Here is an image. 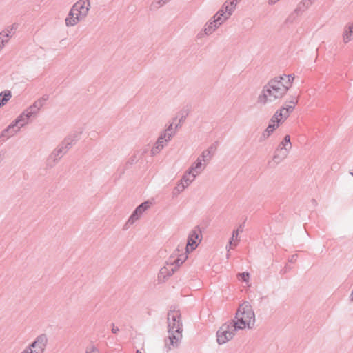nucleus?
Returning a JSON list of instances; mask_svg holds the SVG:
<instances>
[{
	"mask_svg": "<svg viewBox=\"0 0 353 353\" xmlns=\"http://www.w3.org/2000/svg\"><path fill=\"white\" fill-rule=\"evenodd\" d=\"M294 76L285 74L274 77L263 88L258 101L261 104L273 102L282 99L292 87Z\"/></svg>",
	"mask_w": 353,
	"mask_h": 353,
	"instance_id": "f257e3e1",
	"label": "nucleus"
},
{
	"mask_svg": "<svg viewBox=\"0 0 353 353\" xmlns=\"http://www.w3.org/2000/svg\"><path fill=\"white\" fill-rule=\"evenodd\" d=\"M201 241V232L199 228L192 230L189 234L185 250L183 246H179L170 259L166 263V266L161 269V274L170 269L173 272L188 258V253L194 250Z\"/></svg>",
	"mask_w": 353,
	"mask_h": 353,
	"instance_id": "f03ea898",
	"label": "nucleus"
},
{
	"mask_svg": "<svg viewBox=\"0 0 353 353\" xmlns=\"http://www.w3.org/2000/svg\"><path fill=\"white\" fill-rule=\"evenodd\" d=\"M255 322V315L251 305L248 303H242L236 314L234 323L238 329L250 328Z\"/></svg>",
	"mask_w": 353,
	"mask_h": 353,
	"instance_id": "7ed1b4c3",
	"label": "nucleus"
},
{
	"mask_svg": "<svg viewBox=\"0 0 353 353\" xmlns=\"http://www.w3.org/2000/svg\"><path fill=\"white\" fill-rule=\"evenodd\" d=\"M238 1L239 0H228L224 3L221 9L214 15V21L210 22L205 27V34H210L231 15Z\"/></svg>",
	"mask_w": 353,
	"mask_h": 353,
	"instance_id": "20e7f679",
	"label": "nucleus"
},
{
	"mask_svg": "<svg viewBox=\"0 0 353 353\" xmlns=\"http://www.w3.org/2000/svg\"><path fill=\"white\" fill-rule=\"evenodd\" d=\"M90 2L88 0L77 1L71 9L68 17L65 19L67 26H74L84 18L89 10Z\"/></svg>",
	"mask_w": 353,
	"mask_h": 353,
	"instance_id": "39448f33",
	"label": "nucleus"
},
{
	"mask_svg": "<svg viewBox=\"0 0 353 353\" xmlns=\"http://www.w3.org/2000/svg\"><path fill=\"white\" fill-rule=\"evenodd\" d=\"M236 328L232 323L223 324L217 332V342L219 344L225 343L233 337Z\"/></svg>",
	"mask_w": 353,
	"mask_h": 353,
	"instance_id": "423d86ee",
	"label": "nucleus"
},
{
	"mask_svg": "<svg viewBox=\"0 0 353 353\" xmlns=\"http://www.w3.org/2000/svg\"><path fill=\"white\" fill-rule=\"evenodd\" d=\"M296 102V100L292 101L290 104L281 107L274 114L272 118L280 123H283L293 112Z\"/></svg>",
	"mask_w": 353,
	"mask_h": 353,
	"instance_id": "0eeeda50",
	"label": "nucleus"
},
{
	"mask_svg": "<svg viewBox=\"0 0 353 353\" xmlns=\"http://www.w3.org/2000/svg\"><path fill=\"white\" fill-rule=\"evenodd\" d=\"M168 330H181V314L179 310H170L168 315Z\"/></svg>",
	"mask_w": 353,
	"mask_h": 353,
	"instance_id": "6e6552de",
	"label": "nucleus"
},
{
	"mask_svg": "<svg viewBox=\"0 0 353 353\" xmlns=\"http://www.w3.org/2000/svg\"><path fill=\"white\" fill-rule=\"evenodd\" d=\"M168 332L169 336L168 339L166 341L165 343L166 346L168 347V349H172L173 347H177L182 338L181 330H168Z\"/></svg>",
	"mask_w": 353,
	"mask_h": 353,
	"instance_id": "1a4fd4ad",
	"label": "nucleus"
},
{
	"mask_svg": "<svg viewBox=\"0 0 353 353\" xmlns=\"http://www.w3.org/2000/svg\"><path fill=\"white\" fill-rule=\"evenodd\" d=\"M43 350V343L39 340L35 341L30 348L23 353H42Z\"/></svg>",
	"mask_w": 353,
	"mask_h": 353,
	"instance_id": "9d476101",
	"label": "nucleus"
},
{
	"mask_svg": "<svg viewBox=\"0 0 353 353\" xmlns=\"http://www.w3.org/2000/svg\"><path fill=\"white\" fill-rule=\"evenodd\" d=\"M195 172H196L195 169H194L183 177V179L181 180V183L179 184L178 186L176 187L178 190H182L185 188V186H188L189 185L188 181H192L193 179V178L195 176Z\"/></svg>",
	"mask_w": 353,
	"mask_h": 353,
	"instance_id": "9b49d317",
	"label": "nucleus"
},
{
	"mask_svg": "<svg viewBox=\"0 0 353 353\" xmlns=\"http://www.w3.org/2000/svg\"><path fill=\"white\" fill-rule=\"evenodd\" d=\"M280 124V123H279L272 117L268 126L263 132V135L269 137L276 129L279 128Z\"/></svg>",
	"mask_w": 353,
	"mask_h": 353,
	"instance_id": "f8f14e48",
	"label": "nucleus"
},
{
	"mask_svg": "<svg viewBox=\"0 0 353 353\" xmlns=\"http://www.w3.org/2000/svg\"><path fill=\"white\" fill-rule=\"evenodd\" d=\"M151 203L149 202H145L137 208L134 214L131 216V219H134L137 214H141L143 211L150 206Z\"/></svg>",
	"mask_w": 353,
	"mask_h": 353,
	"instance_id": "ddd939ff",
	"label": "nucleus"
},
{
	"mask_svg": "<svg viewBox=\"0 0 353 353\" xmlns=\"http://www.w3.org/2000/svg\"><path fill=\"white\" fill-rule=\"evenodd\" d=\"M239 234V230H236L233 232L232 239L230 241V248H232V246H236L237 245V243L239 242V239H238Z\"/></svg>",
	"mask_w": 353,
	"mask_h": 353,
	"instance_id": "4468645a",
	"label": "nucleus"
},
{
	"mask_svg": "<svg viewBox=\"0 0 353 353\" xmlns=\"http://www.w3.org/2000/svg\"><path fill=\"white\" fill-rule=\"evenodd\" d=\"M281 145L283 146L282 149H285V151L290 150L292 147V144L290 142V137L289 135H286L283 141L281 142Z\"/></svg>",
	"mask_w": 353,
	"mask_h": 353,
	"instance_id": "2eb2a0df",
	"label": "nucleus"
},
{
	"mask_svg": "<svg viewBox=\"0 0 353 353\" xmlns=\"http://www.w3.org/2000/svg\"><path fill=\"white\" fill-rule=\"evenodd\" d=\"M352 35H353V26H350L349 28V31L345 32V33L343 36V39H344L345 42L349 41L351 39Z\"/></svg>",
	"mask_w": 353,
	"mask_h": 353,
	"instance_id": "dca6fc26",
	"label": "nucleus"
},
{
	"mask_svg": "<svg viewBox=\"0 0 353 353\" xmlns=\"http://www.w3.org/2000/svg\"><path fill=\"white\" fill-rule=\"evenodd\" d=\"M237 276L239 279L242 280L247 283L249 282L250 274L248 272L240 273L237 275Z\"/></svg>",
	"mask_w": 353,
	"mask_h": 353,
	"instance_id": "f3484780",
	"label": "nucleus"
},
{
	"mask_svg": "<svg viewBox=\"0 0 353 353\" xmlns=\"http://www.w3.org/2000/svg\"><path fill=\"white\" fill-rule=\"evenodd\" d=\"M11 97V94L10 92H5L3 94V97L2 99V103L0 102V106L1 105L5 104Z\"/></svg>",
	"mask_w": 353,
	"mask_h": 353,
	"instance_id": "a211bd4d",
	"label": "nucleus"
},
{
	"mask_svg": "<svg viewBox=\"0 0 353 353\" xmlns=\"http://www.w3.org/2000/svg\"><path fill=\"white\" fill-rule=\"evenodd\" d=\"M19 122H20V120L19 119L16 121V124L10 125L9 128H8V130H6V132H9V131L17 132L19 128H17L16 129V127Z\"/></svg>",
	"mask_w": 353,
	"mask_h": 353,
	"instance_id": "6ab92c4d",
	"label": "nucleus"
},
{
	"mask_svg": "<svg viewBox=\"0 0 353 353\" xmlns=\"http://www.w3.org/2000/svg\"><path fill=\"white\" fill-rule=\"evenodd\" d=\"M8 35L4 34H0V50L2 48L4 42V38H7Z\"/></svg>",
	"mask_w": 353,
	"mask_h": 353,
	"instance_id": "aec40b11",
	"label": "nucleus"
},
{
	"mask_svg": "<svg viewBox=\"0 0 353 353\" xmlns=\"http://www.w3.org/2000/svg\"><path fill=\"white\" fill-rule=\"evenodd\" d=\"M163 139H164V138H163V137H160V138L159 139V140H158L157 144H158V145H159V144H161V143H163Z\"/></svg>",
	"mask_w": 353,
	"mask_h": 353,
	"instance_id": "412c9836",
	"label": "nucleus"
},
{
	"mask_svg": "<svg viewBox=\"0 0 353 353\" xmlns=\"http://www.w3.org/2000/svg\"><path fill=\"white\" fill-rule=\"evenodd\" d=\"M4 93H5V92L1 93V94H0V102H1V103H2V99H3V94H4Z\"/></svg>",
	"mask_w": 353,
	"mask_h": 353,
	"instance_id": "4be33fe9",
	"label": "nucleus"
},
{
	"mask_svg": "<svg viewBox=\"0 0 353 353\" xmlns=\"http://www.w3.org/2000/svg\"><path fill=\"white\" fill-rule=\"evenodd\" d=\"M279 0H270V3H276V1H278Z\"/></svg>",
	"mask_w": 353,
	"mask_h": 353,
	"instance_id": "5701e85b",
	"label": "nucleus"
},
{
	"mask_svg": "<svg viewBox=\"0 0 353 353\" xmlns=\"http://www.w3.org/2000/svg\"><path fill=\"white\" fill-rule=\"evenodd\" d=\"M117 331H119V329H118V328H113V329H112V332H113L114 333H116Z\"/></svg>",
	"mask_w": 353,
	"mask_h": 353,
	"instance_id": "b1692460",
	"label": "nucleus"
},
{
	"mask_svg": "<svg viewBox=\"0 0 353 353\" xmlns=\"http://www.w3.org/2000/svg\"><path fill=\"white\" fill-rule=\"evenodd\" d=\"M170 137H171V136H170V134H168V138H167V139H165V141H167L168 140H169V139H170Z\"/></svg>",
	"mask_w": 353,
	"mask_h": 353,
	"instance_id": "393cba45",
	"label": "nucleus"
},
{
	"mask_svg": "<svg viewBox=\"0 0 353 353\" xmlns=\"http://www.w3.org/2000/svg\"><path fill=\"white\" fill-rule=\"evenodd\" d=\"M199 165H201V163H198V164H196V168H197L199 167Z\"/></svg>",
	"mask_w": 353,
	"mask_h": 353,
	"instance_id": "a878e982",
	"label": "nucleus"
},
{
	"mask_svg": "<svg viewBox=\"0 0 353 353\" xmlns=\"http://www.w3.org/2000/svg\"><path fill=\"white\" fill-rule=\"evenodd\" d=\"M351 174L353 176V170L351 172Z\"/></svg>",
	"mask_w": 353,
	"mask_h": 353,
	"instance_id": "bb28decb",
	"label": "nucleus"
},
{
	"mask_svg": "<svg viewBox=\"0 0 353 353\" xmlns=\"http://www.w3.org/2000/svg\"><path fill=\"white\" fill-rule=\"evenodd\" d=\"M137 353H141V352H139V351H137Z\"/></svg>",
	"mask_w": 353,
	"mask_h": 353,
	"instance_id": "cd10ccee",
	"label": "nucleus"
},
{
	"mask_svg": "<svg viewBox=\"0 0 353 353\" xmlns=\"http://www.w3.org/2000/svg\"><path fill=\"white\" fill-rule=\"evenodd\" d=\"M167 0H163V3H165Z\"/></svg>",
	"mask_w": 353,
	"mask_h": 353,
	"instance_id": "c85d7f7f",
	"label": "nucleus"
}]
</instances>
